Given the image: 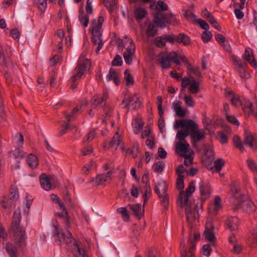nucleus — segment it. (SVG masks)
Returning <instances> with one entry per match:
<instances>
[{"mask_svg": "<svg viewBox=\"0 0 257 257\" xmlns=\"http://www.w3.org/2000/svg\"><path fill=\"white\" fill-rule=\"evenodd\" d=\"M79 20L83 27H87L88 26L89 21L88 15L84 14L83 12L80 13L79 16Z\"/></svg>", "mask_w": 257, "mask_h": 257, "instance_id": "nucleus-37", "label": "nucleus"}, {"mask_svg": "<svg viewBox=\"0 0 257 257\" xmlns=\"http://www.w3.org/2000/svg\"><path fill=\"white\" fill-rule=\"evenodd\" d=\"M181 246L184 248V249L181 252V257H195L194 253L187 251L186 249L185 244L184 241L181 242Z\"/></svg>", "mask_w": 257, "mask_h": 257, "instance_id": "nucleus-45", "label": "nucleus"}, {"mask_svg": "<svg viewBox=\"0 0 257 257\" xmlns=\"http://www.w3.org/2000/svg\"><path fill=\"white\" fill-rule=\"evenodd\" d=\"M147 14L146 10L141 7L137 8L135 11V17L138 21L143 19L146 16Z\"/></svg>", "mask_w": 257, "mask_h": 257, "instance_id": "nucleus-32", "label": "nucleus"}, {"mask_svg": "<svg viewBox=\"0 0 257 257\" xmlns=\"http://www.w3.org/2000/svg\"><path fill=\"white\" fill-rule=\"evenodd\" d=\"M243 57L253 67L256 68L257 67V63L252 55V52L249 48L245 49V53Z\"/></svg>", "mask_w": 257, "mask_h": 257, "instance_id": "nucleus-29", "label": "nucleus"}, {"mask_svg": "<svg viewBox=\"0 0 257 257\" xmlns=\"http://www.w3.org/2000/svg\"><path fill=\"white\" fill-rule=\"evenodd\" d=\"M122 63V60L121 56L119 55H116L112 60L111 65L112 66H121Z\"/></svg>", "mask_w": 257, "mask_h": 257, "instance_id": "nucleus-59", "label": "nucleus"}, {"mask_svg": "<svg viewBox=\"0 0 257 257\" xmlns=\"http://www.w3.org/2000/svg\"><path fill=\"white\" fill-rule=\"evenodd\" d=\"M212 34L210 31H205L202 35V39L204 42L207 43L212 38Z\"/></svg>", "mask_w": 257, "mask_h": 257, "instance_id": "nucleus-57", "label": "nucleus"}, {"mask_svg": "<svg viewBox=\"0 0 257 257\" xmlns=\"http://www.w3.org/2000/svg\"><path fill=\"white\" fill-rule=\"evenodd\" d=\"M195 23L199 24L200 26L205 31H208L209 29L208 24L205 21L200 19H197Z\"/></svg>", "mask_w": 257, "mask_h": 257, "instance_id": "nucleus-56", "label": "nucleus"}, {"mask_svg": "<svg viewBox=\"0 0 257 257\" xmlns=\"http://www.w3.org/2000/svg\"><path fill=\"white\" fill-rule=\"evenodd\" d=\"M230 193L236 201V204L238 203V200H241V196H245L240 193V188L239 186L235 184H232L230 186Z\"/></svg>", "mask_w": 257, "mask_h": 257, "instance_id": "nucleus-25", "label": "nucleus"}, {"mask_svg": "<svg viewBox=\"0 0 257 257\" xmlns=\"http://www.w3.org/2000/svg\"><path fill=\"white\" fill-rule=\"evenodd\" d=\"M145 188V192L143 195L144 204H145L147 202L148 200L151 195L152 192V190L149 185H146Z\"/></svg>", "mask_w": 257, "mask_h": 257, "instance_id": "nucleus-46", "label": "nucleus"}, {"mask_svg": "<svg viewBox=\"0 0 257 257\" xmlns=\"http://www.w3.org/2000/svg\"><path fill=\"white\" fill-rule=\"evenodd\" d=\"M106 79L108 81L113 80L116 85H118L119 83V74L113 68L110 69L109 73L106 76Z\"/></svg>", "mask_w": 257, "mask_h": 257, "instance_id": "nucleus-28", "label": "nucleus"}, {"mask_svg": "<svg viewBox=\"0 0 257 257\" xmlns=\"http://www.w3.org/2000/svg\"><path fill=\"white\" fill-rule=\"evenodd\" d=\"M123 41L124 43L128 42L130 43V46L123 53V56L125 63L127 64H131L132 62L133 57L135 54L136 47L133 40L126 36L123 38V40L119 39L117 41L119 47L122 46Z\"/></svg>", "mask_w": 257, "mask_h": 257, "instance_id": "nucleus-8", "label": "nucleus"}, {"mask_svg": "<svg viewBox=\"0 0 257 257\" xmlns=\"http://www.w3.org/2000/svg\"><path fill=\"white\" fill-rule=\"evenodd\" d=\"M136 121L137 124H136L134 132L136 134H138L140 133V130L142 128L144 123L142 122L141 120L139 119V118H137Z\"/></svg>", "mask_w": 257, "mask_h": 257, "instance_id": "nucleus-62", "label": "nucleus"}, {"mask_svg": "<svg viewBox=\"0 0 257 257\" xmlns=\"http://www.w3.org/2000/svg\"><path fill=\"white\" fill-rule=\"evenodd\" d=\"M90 66L89 60L85 58V54L82 53L79 58L78 65L73 71V75L71 77V80L73 83L71 85L72 89H74L76 87V84L74 82L80 79L84 73L87 69H89Z\"/></svg>", "mask_w": 257, "mask_h": 257, "instance_id": "nucleus-6", "label": "nucleus"}, {"mask_svg": "<svg viewBox=\"0 0 257 257\" xmlns=\"http://www.w3.org/2000/svg\"><path fill=\"white\" fill-rule=\"evenodd\" d=\"M166 40L164 37H157L154 41L155 44L158 47H163L165 46Z\"/></svg>", "mask_w": 257, "mask_h": 257, "instance_id": "nucleus-47", "label": "nucleus"}, {"mask_svg": "<svg viewBox=\"0 0 257 257\" xmlns=\"http://www.w3.org/2000/svg\"><path fill=\"white\" fill-rule=\"evenodd\" d=\"M126 207H121L117 209V211L118 213L121 214L123 219L124 221H127L129 219L130 215L127 212Z\"/></svg>", "mask_w": 257, "mask_h": 257, "instance_id": "nucleus-43", "label": "nucleus"}, {"mask_svg": "<svg viewBox=\"0 0 257 257\" xmlns=\"http://www.w3.org/2000/svg\"><path fill=\"white\" fill-rule=\"evenodd\" d=\"M54 235L58 236L60 242L66 244L73 242V252L76 257H88L85 250L77 244L73 238L72 234L68 230H67L66 232H64L60 229V226L57 221L54 224Z\"/></svg>", "mask_w": 257, "mask_h": 257, "instance_id": "nucleus-1", "label": "nucleus"}, {"mask_svg": "<svg viewBox=\"0 0 257 257\" xmlns=\"http://www.w3.org/2000/svg\"><path fill=\"white\" fill-rule=\"evenodd\" d=\"M40 181L41 187L45 190L49 191L53 189L49 177L45 174H42L40 177Z\"/></svg>", "mask_w": 257, "mask_h": 257, "instance_id": "nucleus-23", "label": "nucleus"}, {"mask_svg": "<svg viewBox=\"0 0 257 257\" xmlns=\"http://www.w3.org/2000/svg\"><path fill=\"white\" fill-rule=\"evenodd\" d=\"M214 229L213 223L210 221L208 222L206 224L205 229L203 233L204 238L210 241L212 244H214L216 239Z\"/></svg>", "mask_w": 257, "mask_h": 257, "instance_id": "nucleus-16", "label": "nucleus"}, {"mask_svg": "<svg viewBox=\"0 0 257 257\" xmlns=\"http://www.w3.org/2000/svg\"><path fill=\"white\" fill-rule=\"evenodd\" d=\"M189 134L190 131L188 129L181 130L177 134L176 137L180 141L176 144V151L181 157L189 154V145L185 139Z\"/></svg>", "mask_w": 257, "mask_h": 257, "instance_id": "nucleus-7", "label": "nucleus"}, {"mask_svg": "<svg viewBox=\"0 0 257 257\" xmlns=\"http://www.w3.org/2000/svg\"><path fill=\"white\" fill-rule=\"evenodd\" d=\"M34 4L42 12H44L46 6V0H34Z\"/></svg>", "mask_w": 257, "mask_h": 257, "instance_id": "nucleus-44", "label": "nucleus"}, {"mask_svg": "<svg viewBox=\"0 0 257 257\" xmlns=\"http://www.w3.org/2000/svg\"><path fill=\"white\" fill-rule=\"evenodd\" d=\"M21 220V216H20V208H19L18 210H16L14 212L13 216V219L11 225V229H12L13 226H21L20 225V221Z\"/></svg>", "mask_w": 257, "mask_h": 257, "instance_id": "nucleus-31", "label": "nucleus"}, {"mask_svg": "<svg viewBox=\"0 0 257 257\" xmlns=\"http://www.w3.org/2000/svg\"><path fill=\"white\" fill-rule=\"evenodd\" d=\"M242 107L245 113L249 115L252 114L257 118V113L254 112L253 104L248 99H244L242 104Z\"/></svg>", "mask_w": 257, "mask_h": 257, "instance_id": "nucleus-22", "label": "nucleus"}, {"mask_svg": "<svg viewBox=\"0 0 257 257\" xmlns=\"http://www.w3.org/2000/svg\"><path fill=\"white\" fill-rule=\"evenodd\" d=\"M19 197V192L18 189L15 186H12L10 190V194L9 196V199L7 200V202L5 200L1 201V204L3 207L7 208L10 206L11 204L14 200H17Z\"/></svg>", "mask_w": 257, "mask_h": 257, "instance_id": "nucleus-17", "label": "nucleus"}, {"mask_svg": "<svg viewBox=\"0 0 257 257\" xmlns=\"http://www.w3.org/2000/svg\"><path fill=\"white\" fill-rule=\"evenodd\" d=\"M233 142L234 146L240 151H244V148L240 138L237 136H234L233 138Z\"/></svg>", "mask_w": 257, "mask_h": 257, "instance_id": "nucleus-39", "label": "nucleus"}, {"mask_svg": "<svg viewBox=\"0 0 257 257\" xmlns=\"http://www.w3.org/2000/svg\"><path fill=\"white\" fill-rule=\"evenodd\" d=\"M165 164L164 162L159 161L155 163L152 166V169L154 171L157 173H161L163 171Z\"/></svg>", "mask_w": 257, "mask_h": 257, "instance_id": "nucleus-42", "label": "nucleus"}, {"mask_svg": "<svg viewBox=\"0 0 257 257\" xmlns=\"http://www.w3.org/2000/svg\"><path fill=\"white\" fill-rule=\"evenodd\" d=\"M221 207V198L219 196H217L215 197L214 201L210 204L208 208L209 212L213 215H216Z\"/></svg>", "mask_w": 257, "mask_h": 257, "instance_id": "nucleus-19", "label": "nucleus"}, {"mask_svg": "<svg viewBox=\"0 0 257 257\" xmlns=\"http://www.w3.org/2000/svg\"><path fill=\"white\" fill-rule=\"evenodd\" d=\"M179 60L185 62L187 66L189 63L186 58L183 55H179L176 52L164 51L160 53L157 56L156 60L163 69H168L170 67L171 62L177 65L180 64Z\"/></svg>", "mask_w": 257, "mask_h": 257, "instance_id": "nucleus-2", "label": "nucleus"}, {"mask_svg": "<svg viewBox=\"0 0 257 257\" xmlns=\"http://www.w3.org/2000/svg\"><path fill=\"white\" fill-rule=\"evenodd\" d=\"M120 143V136L118 132H116L113 136L112 139L109 143L111 147L116 146V148L119 145Z\"/></svg>", "mask_w": 257, "mask_h": 257, "instance_id": "nucleus-40", "label": "nucleus"}, {"mask_svg": "<svg viewBox=\"0 0 257 257\" xmlns=\"http://www.w3.org/2000/svg\"><path fill=\"white\" fill-rule=\"evenodd\" d=\"M57 204L59 205L61 212H56L55 215L61 218L66 226L67 229L70 226V217L68 215V211L62 201L60 200Z\"/></svg>", "mask_w": 257, "mask_h": 257, "instance_id": "nucleus-14", "label": "nucleus"}, {"mask_svg": "<svg viewBox=\"0 0 257 257\" xmlns=\"http://www.w3.org/2000/svg\"><path fill=\"white\" fill-rule=\"evenodd\" d=\"M27 161L29 166L31 168H36L39 164L38 157L33 154L28 155Z\"/></svg>", "mask_w": 257, "mask_h": 257, "instance_id": "nucleus-30", "label": "nucleus"}, {"mask_svg": "<svg viewBox=\"0 0 257 257\" xmlns=\"http://www.w3.org/2000/svg\"><path fill=\"white\" fill-rule=\"evenodd\" d=\"M127 207L132 211L133 214L138 219H140L143 215L144 211L142 210L140 204H129Z\"/></svg>", "mask_w": 257, "mask_h": 257, "instance_id": "nucleus-26", "label": "nucleus"}, {"mask_svg": "<svg viewBox=\"0 0 257 257\" xmlns=\"http://www.w3.org/2000/svg\"><path fill=\"white\" fill-rule=\"evenodd\" d=\"M32 199H27L26 200V206L25 207L22 206L24 214L27 215L28 214V213L29 212L30 208L32 205Z\"/></svg>", "mask_w": 257, "mask_h": 257, "instance_id": "nucleus-58", "label": "nucleus"}, {"mask_svg": "<svg viewBox=\"0 0 257 257\" xmlns=\"http://www.w3.org/2000/svg\"><path fill=\"white\" fill-rule=\"evenodd\" d=\"M227 95H231V98H230V101L231 102V104L235 106H238L242 104L243 103H241L239 97L237 94H233L231 92H227L226 93Z\"/></svg>", "mask_w": 257, "mask_h": 257, "instance_id": "nucleus-34", "label": "nucleus"}, {"mask_svg": "<svg viewBox=\"0 0 257 257\" xmlns=\"http://www.w3.org/2000/svg\"><path fill=\"white\" fill-rule=\"evenodd\" d=\"M123 103H126L125 106L126 107H132L133 109L138 108L140 106V102L139 97L135 95L129 96L125 98L122 101Z\"/></svg>", "mask_w": 257, "mask_h": 257, "instance_id": "nucleus-18", "label": "nucleus"}, {"mask_svg": "<svg viewBox=\"0 0 257 257\" xmlns=\"http://www.w3.org/2000/svg\"><path fill=\"white\" fill-rule=\"evenodd\" d=\"M15 238V243L18 246L23 247L26 244V232L25 229L22 226H13L11 229Z\"/></svg>", "mask_w": 257, "mask_h": 257, "instance_id": "nucleus-10", "label": "nucleus"}, {"mask_svg": "<svg viewBox=\"0 0 257 257\" xmlns=\"http://www.w3.org/2000/svg\"><path fill=\"white\" fill-rule=\"evenodd\" d=\"M187 68L188 70L193 73L194 75L197 76V77H200L201 76V72L199 71L198 67H192L191 64L189 63H187Z\"/></svg>", "mask_w": 257, "mask_h": 257, "instance_id": "nucleus-51", "label": "nucleus"}, {"mask_svg": "<svg viewBox=\"0 0 257 257\" xmlns=\"http://www.w3.org/2000/svg\"><path fill=\"white\" fill-rule=\"evenodd\" d=\"M168 184L166 181L158 183L155 188V192L159 195L160 200L164 207L167 208L169 203V196L167 193Z\"/></svg>", "mask_w": 257, "mask_h": 257, "instance_id": "nucleus-9", "label": "nucleus"}, {"mask_svg": "<svg viewBox=\"0 0 257 257\" xmlns=\"http://www.w3.org/2000/svg\"><path fill=\"white\" fill-rule=\"evenodd\" d=\"M224 165V161L222 159H218L214 163V167L217 172H219Z\"/></svg>", "mask_w": 257, "mask_h": 257, "instance_id": "nucleus-52", "label": "nucleus"}, {"mask_svg": "<svg viewBox=\"0 0 257 257\" xmlns=\"http://www.w3.org/2000/svg\"><path fill=\"white\" fill-rule=\"evenodd\" d=\"M108 95L107 93L104 92L102 96L101 100H100L99 97L97 95H95L92 99L91 104L94 107H96L99 104H101L104 107V111L105 113V117L108 116V111L110 110V108H108L106 106V101L107 99Z\"/></svg>", "mask_w": 257, "mask_h": 257, "instance_id": "nucleus-15", "label": "nucleus"}, {"mask_svg": "<svg viewBox=\"0 0 257 257\" xmlns=\"http://www.w3.org/2000/svg\"><path fill=\"white\" fill-rule=\"evenodd\" d=\"M195 23L199 24L200 26L205 31H208L209 29L208 24L205 21L200 19H197Z\"/></svg>", "mask_w": 257, "mask_h": 257, "instance_id": "nucleus-55", "label": "nucleus"}, {"mask_svg": "<svg viewBox=\"0 0 257 257\" xmlns=\"http://www.w3.org/2000/svg\"><path fill=\"white\" fill-rule=\"evenodd\" d=\"M211 251V248L210 245L205 244L203 246L202 253L203 255L206 256L207 257H209L210 256Z\"/></svg>", "mask_w": 257, "mask_h": 257, "instance_id": "nucleus-60", "label": "nucleus"}, {"mask_svg": "<svg viewBox=\"0 0 257 257\" xmlns=\"http://www.w3.org/2000/svg\"><path fill=\"white\" fill-rule=\"evenodd\" d=\"M231 60L235 66V71L238 73L241 78L247 79L249 77V74L247 72L245 65L242 61L235 56H231Z\"/></svg>", "mask_w": 257, "mask_h": 257, "instance_id": "nucleus-13", "label": "nucleus"}, {"mask_svg": "<svg viewBox=\"0 0 257 257\" xmlns=\"http://www.w3.org/2000/svg\"><path fill=\"white\" fill-rule=\"evenodd\" d=\"M212 121L211 119L207 117L206 115H204L203 119V123L206 130H209L211 125Z\"/></svg>", "mask_w": 257, "mask_h": 257, "instance_id": "nucleus-61", "label": "nucleus"}, {"mask_svg": "<svg viewBox=\"0 0 257 257\" xmlns=\"http://www.w3.org/2000/svg\"><path fill=\"white\" fill-rule=\"evenodd\" d=\"M246 163L249 168L257 175V165L255 162L252 160H248L246 161Z\"/></svg>", "mask_w": 257, "mask_h": 257, "instance_id": "nucleus-54", "label": "nucleus"}, {"mask_svg": "<svg viewBox=\"0 0 257 257\" xmlns=\"http://www.w3.org/2000/svg\"><path fill=\"white\" fill-rule=\"evenodd\" d=\"M96 135V131L93 130L91 131L87 136L84 138L83 142L84 143H89L93 140Z\"/></svg>", "mask_w": 257, "mask_h": 257, "instance_id": "nucleus-49", "label": "nucleus"}, {"mask_svg": "<svg viewBox=\"0 0 257 257\" xmlns=\"http://www.w3.org/2000/svg\"><path fill=\"white\" fill-rule=\"evenodd\" d=\"M104 19L102 17L99 16L97 20L94 19L91 22V32L92 34V42L95 45H97L96 48V53H98L103 46L101 39L102 34L100 30L102 27Z\"/></svg>", "mask_w": 257, "mask_h": 257, "instance_id": "nucleus-5", "label": "nucleus"}, {"mask_svg": "<svg viewBox=\"0 0 257 257\" xmlns=\"http://www.w3.org/2000/svg\"><path fill=\"white\" fill-rule=\"evenodd\" d=\"M176 41L179 43H183L184 45H188L190 43L189 38L184 34H180L176 38Z\"/></svg>", "mask_w": 257, "mask_h": 257, "instance_id": "nucleus-35", "label": "nucleus"}, {"mask_svg": "<svg viewBox=\"0 0 257 257\" xmlns=\"http://www.w3.org/2000/svg\"><path fill=\"white\" fill-rule=\"evenodd\" d=\"M93 151V149L91 146H87L83 149H82L81 151L82 155L83 156H87L91 153H92Z\"/></svg>", "mask_w": 257, "mask_h": 257, "instance_id": "nucleus-64", "label": "nucleus"}, {"mask_svg": "<svg viewBox=\"0 0 257 257\" xmlns=\"http://www.w3.org/2000/svg\"><path fill=\"white\" fill-rule=\"evenodd\" d=\"M113 171L111 169L106 173L98 174L95 177L91 178L89 183L94 186H105L106 183L111 179V175Z\"/></svg>", "mask_w": 257, "mask_h": 257, "instance_id": "nucleus-12", "label": "nucleus"}, {"mask_svg": "<svg viewBox=\"0 0 257 257\" xmlns=\"http://www.w3.org/2000/svg\"><path fill=\"white\" fill-rule=\"evenodd\" d=\"M238 223V219L236 217H229L226 219L225 224L230 231H235L237 229Z\"/></svg>", "mask_w": 257, "mask_h": 257, "instance_id": "nucleus-24", "label": "nucleus"}, {"mask_svg": "<svg viewBox=\"0 0 257 257\" xmlns=\"http://www.w3.org/2000/svg\"><path fill=\"white\" fill-rule=\"evenodd\" d=\"M154 23L157 24L160 27L163 28L169 24V19L163 13L158 12L155 16Z\"/></svg>", "mask_w": 257, "mask_h": 257, "instance_id": "nucleus-21", "label": "nucleus"}, {"mask_svg": "<svg viewBox=\"0 0 257 257\" xmlns=\"http://www.w3.org/2000/svg\"><path fill=\"white\" fill-rule=\"evenodd\" d=\"M241 200H238V203L236 204L237 207L241 208L247 213L254 212L256 208L254 203L247 196H241Z\"/></svg>", "mask_w": 257, "mask_h": 257, "instance_id": "nucleus-11", "label": "nucleus"}, {"mask_svg": "<svg viewBox=\"0 0 257 257\" xmlns=\"http://www.w3.org/2000/svg\"><path fill=\"white\" fill-rule=\"evenodd\" d=\"M124 79L126 82L127 85H132L134 83L133 76L131 75L128 70H126L124 72Z\"/></svg>", "mask_w": 257, "mask_h": 257, "instance_id": "nucleus-53", "label": "nucleus"}, {"mask_svg": "<svg viewBox=\"0 0 257 257\" xmlns=\"http://www.w3.org/2000/svg\"><path fill=\"white\" fill-rule=\"evenodd\" d=\"M189 91L193 94H196L199 92V82L192 79V82L188 87Z\"/></svg>", "mask_w": 257, "mask_h": 257, "instance_id": "nucleus-33", "label": "nucleus"}, {"mask_svg": "<svg viewBox=\"0 0 257 257\" xmlns=\"http://www.w3.org/2000/svg\"><path fill=\"white\" fill-rule=\"evenodd\" d=\"M195 189V183L194 182L192 181L189 183V185L188 187L187 188L185 192L183 191H181L179 198L178 199V203H179V202H180L181 200V194L183 193L184 194V196L186 197L187 202H190V201H189L188 198L191 195V194L194 192Z\"/></svg>", "mask_w": 257, "mask_h": 257, "instance_id": "nucleus-27", "label": "nucleus"}, {"mask_svg": "<svg viewBox=\"0 0 257 257\" xmlns=\"http://www.w3.org/2000/svg\"><path fill=\"white\" fill-rule=\"evenodd\" d=\"M6 250L10 257H17V249L12 243H8L6 245Z\"/></svg>", "mask_w": 257, "mask_h": 257, "instance_id": "nucleus-36", "label": "nucleus"}, {"mask_svg": "<svg viewBox=\"0 0 257 257\" xmlns=\"http://www.w3.org/2000/svg\"><path fill=\"white\" fill-rule=\"evenodd\" d=\"M184 16L187 20L194 23L197 20L196 19V17L195 14L189 10H185Z\"/></svg>", "mask_w": 257, "mask_h": 257, "instance_id": "nucleus-41", "label": "nucleus"}, {"mask_svg": "<svg viewBox=\"0 0 257 257\" xmlns=\"http://www.w3.org/2000/svg\"><path fill=\"white\" fill-rule=\"evenodd\" d=\"M185 104L187 106L193 107L195 104V101L192 97L190 95H186L184 97Z\"/></svg>", "mask_w": 257, "mask_h": 257, "instance_id": "nucleus-50", "label": "nucleus"}, {"mask_svg": "<svg viewBox=\"0 0 257 257\" xmlns=\"http://www.w3.org/2000/svg\"><path fill=\"white\" fill-rule=\"evenodd\" d=\"M181 198L178 203L180 207L185 209V214L187 219L190 224L195 223L199 218V214L197 210L198 207L196 204L192 203L191 202H187L184 194H181Z\"/></svg>", "mask_w": 257, "mask_h": 257, "instance_id": "nucleus-4", "label": "nucleus"}, {"mask_svg": "<svg viewBox=\"0 0 257 257\" xmlns=\"http://www.w3.org/2000/svg\"><path fill=\"white\" fill-rule=\"evenodd\" d=\"M157 30L156 26L154 23H151L149 24L147 30V34L149 37H154L157 34Z\"/></svg>", "mask_w": 257, "mask_h": 257, "instance_id": "nucleus-38", "label": "nucleus"}, {"mask_svg": "<svg viewBox=\"0 0 257 257\" xmlns=\"http://www.w3.org/2000/svg\"><path fill=\"white\" fill-rule=\"evenodd\" d=\"M184 158L185 160L184 164L185 166H190L193 163V159L190 154L186 155L185 156H182Z\"/></svg>", "mask_w": 257, "mask_h": 257, "instance_id": "nucleus-63", "label": "nucleus"}, {"mask_svg": "<svg viewBox=\"0 0 257 257\" xmlns=\"http://www.w3.org/2000/svg\"><path fill=\"white\" fill-rule=\"evenodd\" d=\"M244 144L252 149L255 148L256 147V141L254 136L247 130H245L244 131Z\"/></svg>", "mask_w": 257, "mask_h": 257, "instance_id": "nucleus-20", "label": "nucleus"}, {"mask_svg": "<svg viewBox=\"0 0 257 257\" xmlns=\"http://www.w3.org/2000/svg\"><path fill=\"white\" fill-rule=\"evenodd\" d=\"M199 189L201 196L204 198L207 197L210 193L209 189L205 187L202 183H201Z\"/></svg>", "mask_w": 257, "mask_h": 257, "instance_id": "nucleus-48", "label": "nucleus"}, {"mask_svg": "<svg viewBox=\"0 0 257 257\" xmlns=\"http://www.w3.org/2000/svg\"><path fill=\"white\" fill-rule=\"evenodd\" d=\"M175 124L177 127H181L184 129H188L190 131L192 139L195 142L203 140L205 137L204 131L199 129L198 124L193 120L183 119L176 121Z\"/></svg>", "mask_w": 257, "mask_h": 257, "instance_id": "nucleus-3", "label": "nucleus"}]
</instances>
